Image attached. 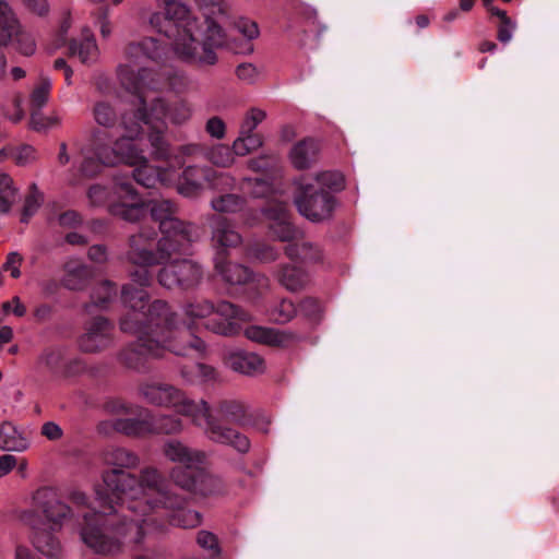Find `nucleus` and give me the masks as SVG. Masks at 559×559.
Segmentation results:
<instances>
[{
  "label": "nucleus",
  "instance_id": "b1692460",
  "mask_svg": "<svg viewBox=\"0 0 559 559\" xmlns=\"http://www.w3.org/2000/svg\"><path fill=\"white\" fill-rule=\"evenodd\" d=\"M274 277L282 287L290 293L304 290L310 282L309 275L304 269L288 263L278 265Z\"/></svg>",
  "mask_w": 559,
  "mask_h": 559
},
{
  "label": "nucleus",
  "instance_id": "bb28decb",
  "mask_svg": "<svg viewBox=\"0 0 559 559\" xmlns=\"http://www.w3.org/2000/svg\"><path fill=\"white\" fill-rule=\"evenodd\" d=\"M214 267L217 274L230 285H242L252 277V272L245 265L225 261V257H214Z\"/></svg>",
  "mask_w": 559,
  "mask_h": 559
},
{
  "label": "nucleus",
  "instance_id": "603ef678",
  "mask_svg": "<svg viewBox=\"0 0 559 559\" xmlns=\"http://www.w3.org/2000/svg\"><path fill=\"white\" fill-rule=\"evenodd\" d=\"M44 201L43 194L38 191L36 185H32L31 192L26 197L21 222L27 223L29 217L33 216L37 210L40 207L41 203Z\"/></svg>",
  "mask_w": 559,
  "mask_h": 559
},
{
  "label": "nucleus",
  "instance_id": "cd10ccee",
  "mask_svg": "<svg viewBox=\"0 0 559 559\" xmlns=\"http://www.w3.org/2000/svg\"><path fill=\"white\" fill-rule=\"evenodd\" d=\"M285 254L292 261L300 263H318L323 260L321 248L307 240H295L285 247Z\"/></svg>",
  "mask_w": 559,
  "mask_h": 559
},
{
  "label": "nucleus",
  "instance_id": "58836bf2",
  "mask_svg": "<svg viewBox=\"0 0 559 559\" xmlns=\"http://www.w3.org/2000/svg\"><path fill=\"white\" fill-rule=\"evenodd\" d=\"M200 466L194 468L175 466L169 472L173 483L185 491L192 492L195 488L197 478L199 477Z\"/></svg>",
  "mask_w": 559,
  "mask_h": 559
},
{
  "label": "nucleus",
  "instance_id": "1a4fd4ad",
  "mask_svg": "<svg viewBox=\"0 0 559 559\" xmlns=\"http://www.w3.org/2000/svg\"><path fill=\"white\" fill-rule=\"evenodd\" d=\"M183 314L192 322L217 316L205 323V328L216 334L229 336L236 333L237 322H246L251 319L249 313L228 301H221L214 305L205 298H193L182 307Z\"/></svg>",
  "mask_w": 559,
  "mask_h": 559
},
{
  "label": "nucleus",
  "instance_id": "0eeeda50",
  "mask_svg": "<svg viewBox=\"0 0 559 559\" xmlns=\"http://www.w3.org/2000/svg\"><path fill=\"white\" fill-rule=\"evenodd\" d=\"M166 53V46L153 37H145L140 41L130 43L126 48L128 63L119 64L117 73L121 85L133 94L146 93L169 88L182 91L188 85V79L182 72H175L168 76L167 83L156 78L152 70L138 67L135 63L141 60L158 62Z\"/></svg>",
  "mask_w": 559,
  "mask_h": 559
},
{
  "label": "nucleus",
  "instance_id": "680f3d73",
  "mask_svg": "<svg viewBox=\"0 0 559 559\" xmlns=\"http://www.w3.org/2000/svg\"><path fill=\"white\" fill-rule=\"evenodd\" d=\"M243 188L249 189L254 198H263L272 190L270 182L259 178H245Z\"/></svg>",
  "mask_w": 559,
  "mask_h": 559
},
{
  "label": "nucleus",
  "instance_id": "c85d7f7f",
  "mask_svg": "<svg viewBox=\"0 0 559 559\" xmlns=\"http://www.w3.org/2000/svg\"><path fill=\"white\" fill-rule=\"evenodd\" d=\"M319 155V145L312 139H305L296 143L289 152V160L297 169H307Z\"/></svg>",
  "mask_w": 559,
  "mask_h": 559
},
{
  "label": "nucleus",
  "instance_id": "ea45409f",
  "mask_svg": "<svg viewBox=\"0 0 559 559\" xmlns=\"http://www.w3.org/2000/svg\"><path fill=\"white\" fill-rule=\"evenodd\" d=\"M93 118L98 126L109 129L118 122V112L110 103L100 100L93 107Z\"/></svg>",
  "mask_w": 559,
  "mask_h": 559
},
{
  "label": "nucleus",
  "instance_id": "c03bdc74",
  "mask_svg": "<svg viewBox=\"0 0 559 559\" xmlns=\"http://www.w3.org/2000/svg\"><path fill=\"white\" fill-rule=\"evenodd\" d=\"M312 185H314L316 188H321L332 193L341 191L344 188V177L338 171H321L316 175Z\"/></svg>",
  "mask_w": 559,
  "mask_h": 559
},
{
  "label": "nucleus",
  "instance_id": "5fc2aeb1",
  "mask_svg": "<svg viewBox=\"0 0 559 559\" xmlns=\"http://www.w3.org/2000/svg\"><path fill=\"white\" fill-rule=\"evenodd\" d=\"M16 50L24 56H32L36 51V41L33 35L23 27L14 35L13 41Z\"/></svg>",
  "mask_w": 559,
  "mask_h": 559
},
{
  "label": "nucleus",
  "instance_id": "ddd939ff",
  "mask_svg": "<svg viewBox=\"0 0 559 559\" xmlns=\"http://www.w3.org/2000/svg\"><path fill=\"white\" fill-rule=\"evenodd\" d=\"M203 277L202 267L190 259H176L158 272V283L168 289H189L200 284Z\"/></svg>",
  "mask_w": 559,
  "mask_h": 559
},
{
  "label": "nucleus",
  "instance_id": "7ed1b4c3",
  "mask_svg": "<svg viewBox=\"0 0 559 559\" xmlns=\"http://www.w3.org/2000/svg\"><path fill=\"white\" fill-rule=\"evenodd\" d=\"M157 7L160 11L151 13L148 24L171 40L173 52L180 61L200 68L217 63L216 49L227 44V35L216 21L207 16L203 27L189 7L178 0H157Z\"/></svg>",
  "mask_w": 559,
  "mask_h": 559
},
{
  "label": "nucleus",
  "instance_id": "9d476101",
  "mask_svg": "<svg viewBox=\"0 0 559 559\" xmlns=\"http://www.w3.org/2000/svg\"><path fill=\"white\" fill-rule=\"evenodd\" d=\"M162 490L166 492V499L159 498L162 501L158 503L152 504L151 507L143 510L141 509L131 511L134 516L141 518V522L143 523L146 532L150 527L156 525L154 515L159 511H164L166 513L168 522L174 526L181 528H193L200 525V513L198 511L186 508L188 504V499L182 495L174 491L165 476Z\"/></svg>",
  "mask_w": 559,
  "mask_h": 559
},
{
  "label": "nucleus",
  "instance_id": "5701e85b",
  "mask_svg": "<svg viewBox=\"0 0 559 559\" xmlns=\"http://www.w3.org/2000/svg\"><path fill=\"white\" fill-rule=\"evenodd\" d=\"M215 412L219 419L241 427L249 426L251 413L249 405L240 400L224 399L216 403Z\"/></svg>",
  "mask_w": 559,
  "mask_h": 559
},
{
  "label": "nucleus",
  "instance_id": "2f4dec72",
  "mask_svg": "<svg viewBox=\"0 0 559 559\" xmlns=\"http://www.w3.org/2000/svg\"><path fill=\"white\" fill-rule=\"evenodd\" d=\"M29 447L26 436L10 421L0 425V449L3 451L23 452Z\"/></svg>",
  "mask_w": 559,
  "mask_h": 559
},
{
  "label": "nucleus",
  "instance_id": "e2e57ef3",
  "mask_svg": "<svg viewBox=\"0 0 559 559\" xmlns=\"http://www.w3.org/2000/svg\"><path fill=\"white\" fill-rule=\"evenodd\" d=\"M272 328L251 325L245 330V335L248 340L269 345L271 342Z\"/></svg>",
  "mask_w": 559,
  "mask_h": 559
},
{
  "label": "nucleus",
  "instance_id": "aec40b11",
  "mask_svg": "<svg viewBox=\"0 0 559 559\" xmlns=\"http://www.w3.org/2000/svg\"><path fill=\"white\" fill-rule=\"evenodd\" d=\"M263 213L270 221L269 229L271 234L277 240L292 243L298 238L299 230L289 222L288 213L284 205L264 209Z\"/></svg>",
  "mask_w": 559,
  "mask_h": 559
},
{
  "label": "nucleus",
  "instance_id": "a19ab883",
  "mask_svg": "<svg viewBox=\"0 0 559 559\" xmlns=\"http://www.w3.org/2000/svg\"><path fill=\"white\" fill-rule=\"evenodd\" d=\"M263 141L260 134L254 132L242 134V130H239V135L233 143V150L236 155L246 156L261 147Z\"/></svg>",
  "mask_w": 559,
  "mask_h": 559
},
{
  "label": "nucleus",
  "instance_id": "0e129e2a",
  "mask_svg": "<svg viewBox=\"0 0 559 559\" xmlns=\"http://www.w3.org/2000/svg\"><path fill=\"white\" fill-rule=\"evenodd\" d=\"M112 197L116 202L135 201L136 191L131 182H119L112 188Z\"/></svg>",
  "mask_w": 559,
  "mask_h": 559
},
{
  "label": "nucleus",
  "instance_id": "9b49d317",
  "mask_svg": "<svg viewBox=\"0 0 559 559\" xmlns=\"http://www.w3.org/2000/svg\"><path fill=\"white\" fill-rule=\"evenodd\" d=\"M138 108L134 111L141 124L145 126H162L167 127V120L176 126H181L188 122L192 117L191 106L183 102H175L167 104L162 97H156L151 100L147 107V97L145 93H139Z\"/></svg>",
  "mask_w": 559,
  "mask_h": 559
},
{
  "label": "nucleus",
  "instance_id": "49530a36",
  "mask_svg": "<svg viewBox=\"0 0 559 559\" xmlns=\"http://www.w3.org/2000/svg\"><path fill=\"white\" fill-rule=\"evenodd\" d=\"M83 160L79 166V173L85 178H93L99 175L105 167L97 155L93 154L92 145L82 151Z\"/></svg>",
  "mask_w": 559,
  "mask_h": 559
},
{
  "label": "nucleus",
  "instance_id": "4468645a",
  "mask_svg": "<svg viewBox=\"0 0 559 559\" xmlns=\"http://www.w3.org/2000/svg\"><path fill=\"white\" fill-rule=\"evenodd\" d=\"M22 520L32 528L31 542L39 554L50 559L61 557L62 545L55 534L59 530L44 523L34 511L24 512Z\"/></svg>",
  "mask_w": 559,
  "mask_h": 559
},
{
  "label": "nucleus",
  "instance_id": "37998d69",
  "mask_svg": "<svg viewBox=\"0 0 559 559\" xmlns=\"http://www.w3.org/2000/svg\"><path fill=\"white\" fill-rule=\"evenodd\" d=\"M235 153L233 147L225 144L213 145L206 152V159L217 167H229L235 163Z\"/></svg>",
  "mask_w": 559,
  "mask_h": 559
},
{
  "label": "nucleus",
  "instance_id": "473e14b6",
  "mask_svg": "<svg viewBox=\"0 0 559 559\" xmlns=\"http://www.w3.org/2000/svg\"><path fill=\"white\" fill-rule=\"evenodd\" d=\"M22 28L10 4L0 2V46L12 44L14 35Z\"/></svg>",
  "mask_w": 559,
  "mask_h": 559
},
{
  "label": "nucleus",
  "instance_id": "13d9d810",
  "mask_svg": "<svg viewBox=\"0 0 559 559\" xmlns=\"http://www.w3.org/2000/svg\"><path fill=\"white\" fill-rule=\"evenodd\" d=\"M10 154L16 165L26 166L34 163L37 158L36 150L31 145H22L10 150Z\"/></svg>",
  "mask_w": 559,
  "mask_h": 559
},
{
  "label": "nucleus",
  "instance_id": "6ab92c4d",
  "mask_svg": "<svg viewBox=\"0 0 559 559\" xmlns=\"http://www.w3.org/2000/svg\"><path fill=\"white\" fill-rule=\"evenodd\" d=\"M164 457L174 463L188 468L201 466L206 459L203 451L192 449L178 439H168L162 445Z\"/></svg>",
  "mask_w": 559,
  "mask_h": 559
},
{
  "label": "nucleus",
  "instance_id": "a211bd4d",
  "mask_svg": "<svg viewBox=\"0 0 559 559\" xmlns=\"http://www.w3.org/2000/svg\"><path fill=\"white\" fill-rule=\"evenodd\" d=\"M36 368L39 372H47L53 377H69L83 369L79 359L66 360L64 349L60 347L47 348L37 358Z\"/></svg>",
  "mask_w": 559,
  "mask_h": 559
},
{
  "label": "nucleus",
  "instance_id": "f257e3e1",
  "mask_svg": "<svg viewBox=\"0 0 559 559\" xmlns=\"http://www.w3.org/2000/svg\"><path fill=\"white\" fill-rule=\"evenodd\" d=\"M146 292L126 286L122 302L128 309L120 319V329L133 334L136 340L118 355V360L128 369L146 370L148 358L163 357L166 352L185 356L189 350L205 352V343L188 329H180L178 316L164 300H154L146 305Z\"/></svg>",
  "mask_w": 559,
  "mask_h": 559
},
{
  "label": "nucleus",
  "instance_id": "dca6fc26",
  "mask_svg": "<svg viewBox=\"0 0 559 559\" xmlns=\"http://www.w3.org/2000/svg\"><path fill=\"white\" fill-rule=\"evenodd\" d=\"M212 174L213 169L205 165L186 166L178 176L175 170H170V176L175 177L173 183L176 185L177 191L187 198L198 197L204 190Z\"/></svg>",
  "mask_w": 559,
  "mask_h": 559
},
{
  "label": "nucleus",
  "instance_id": "8fccbe9b",
  "mask_svg": "<svg viewBox=\"0 0 559 559\" xmlns=\"http://www.w3.org/2000/svg\"><path fill=\"white\" fill-rule=\"evenodd\" d=\"M221 480L207 473L202 468L199 471V477L197 478L195 488L192 489L191 493L210 496L219 491Z\"/></svg>",
  "mask_w": 559,
  "mask_h": 559
},
{
  "label": "nucleus",
  "instance_id": "79ce46f5",
  "mask_svg": "<svg viewBox=\"0 0 559 559\" xmlns=\"http://www.w3.org/2000/svg\"><path fill=\"white\" fill-rule=\"evenodd\" d=\"M17 198V189L12 178L5 174L0 175V212L8 213Z\"/></svg>",
  "mask_w": 559,
  "mask_h": 559
},
{
  "label": "nucleus",
  "instance_id": "f3484780",
  "mask_svg": "<svg viewBox=\"0 0 559 559\" xmlns=\"http://www.w3.org/2000/svg\"><path fill=\"white\" fill-rule=\"evenodd\" d=\"M112 324L104 317H96L85 328L79 338V347L84 353H97L111 344Z\"/></svg>",
  "mask_w": 559,
  "mask_h": 559
},
{
  "label": "nucleus",
  "instance_id": "a18cd8bd",
  "mask_svg": "<svg viewBox=\"0 0 559 559\" xmlns=\"http://www.w3.org/2000/svg\"><path fill=\"white\" fill-rule=\"evenodd\" d=\"M110 213L124 221L136 222L143 217L144 206L136 203L116 202L110 204Z\"/></svg>",
  "mask_w": 559,
  "mask_h": 559
},
{
  "label": "nucleus",
  "instance_id": "393cba45",
  "mask_svg": "<svg viewBox=\"0 0 559 559\" xmlns=\"http://www.w3.org/2000/svg\"><path fill=\"white\" fill-rule=\"evenodd\" d=\"M63 271L61 284L70 290L84 289L93 276L92 270L86 264L74 259L64 263Z\"/></svg>",
  "mask_w": 559,
  "mask_h": 559
},
{
  "label": "nucleus",
  "instance_id": "72a5a7b5",
  "mask_svg": "<svg viewBox=\"0 0 559 559\" xmlns=\"http://www.w3.org/2000/svg\"><path fill=\"white\" fill-rule=\"evenodd\" d=\"M180 374L191 384L210 383L216 381L218 378L215 368L205 364H194L190 367H183L180 370Z\"/></svg>",
  "mask_w": 559,
  "mask_h": 559
},
{
  "label": "nucleus",
  "instance_id": "a878e982",
  "mask_svg": "<svg viewBox=\"0 0 559 559\" xmlns=\"http://www.w3.org/2000/svg\"><path fill=\"white\" fill-rule=\"evenodd\" d=\"M69 52L78 57L82 63H93L97 60L99 51L94 34L88 27H84L80 38H73L69 43Z\"/></svg>",
  "mask_w": 559,
  "mask_h": 559
},
{
  "label": "nucleus",
  "instance_id": "052dcab7",
  "mask_svg": "<svg viewBox=\"0 0 559 559\" xmlns=\"http://www.w3.org/2000/svg\"><path fill=\"white\" fill-rule=\"evenodd\" d=\"M236 180L233 176L226 173H216L213 170L211 179L207 180V186L214 190H231L235 187Z\"/></svg>",
  "mask_w": 559,
  "mask_h": 559
},
{
  "label": "nucleus",
  "instance_id": "864d4df0",
  "mask_svg": "<svg viewBox=\"0 0 559 559\" xmlns=\"http://www.w3.org/2000/svg\"><path fill=\"white\" fill-rule=\"evenodd\" d=\"M87 197L91 204L94 206L108 205L110 210V204L116 203L112 197V190L109 191L107 188L99 185L92 186L87 191Z\"/></svg>",
  "mask_w": 559,
  "mask_h": 559
},
{
  "label": "nucleus",
  "instance_id": "09e8293b",
  "mask_svg": "<svg viewBox=\"0 0 559 559\" xmlns=\"http://www.w3.org/2000/svg\"><path fill=\"white\" fill-rule=\"evenodd\" d=\"M61 124V117L57 112H51L47 116L39 111H32L29 126L33 130L45 132L47 130L58 128Z\"/></svg>",
  "mask_w": 559,
  "mask_h": 559
},
{
  "label": "nucleus",
  "instance_id": "bf43d9fd",
  "mask_svg": "<svg viewBox=\"0 0 559 559\" xmlns=\"http://www.w3.org/2000/svg\"><path fill=\"white\" fill-rule=\"evenodd\" d=\"M266 114L262 109L251 108L247 111L245 119L240 126L242 134L254 132L255 128L265 119Z\"/></svg>",
  "mask_w": 559,
  "mask_h": 559
},
{
  "label": "nucleus",
  "instance_id": "69168bd1",
  "mask_svg": "<svg viewBox=\"0 0 559 559\" xmlns=\"http://www.w3.org/2000/svg\"><path fill=\"white\" fill-rule=\"evenodd\" d=\"M197 543L201 548L212 551L213 555H218L221 551L217 537L209 531H200Z\"/></svg>",
  "mask_w": 559,
  "mask_h": 559
},
{
  "label": "nucleus",
  "instance_id": "4be33fe9",
  "mask_svg": "<svg viewBox=\"0 0 559 559\" xmlns=\"http://www.w3.org/2000/svg\"><path fill=\"white\" fill-rule=\"evenodd\" d=\"M225 364L231 370L246 376H258L265 371V362L255 353L245 350L230 352L225 357Z\"/></svg>",
  "mask_w": 559,
  "mask_h": 559
},
{
  "label": "nucleus",
  "instance_id": "f704fd0d",
  "mask_svg": "<svg viewBox=\"0 0 559 559\" xmlns=\"http://www.w3.org/2000/svg\"><path fill=\"white\" fill-rule=\"evenodd\" d=\"M151 420V433L152 435H178L183 431V421L174 415H159L152 416Z\"/></svg>",
  "mask_w": 559,
  "mask_h": 559
},
{
  "label": "nucleus",
  "instance_id": "f8f14e48",
  "mask_svg": "<svg viewBox=\"0 0 559 559\" xmlns=\"http://www.w3.org/2000/svg\"><path fill=\"white\" fill-rule=\"evenodd\" d=\"M294 203L299 214L313 223L330 219L337 205L333 193L309 183L299 185Z\"/></svg>",
  "mask_w": 559,
  "mask_h": 559
},
{
  "label": "nucleus",
  "instance_id": "f03ea898",
  "mask_svg": "<svg viewBox=\"0 0 559 559\" xmlns=\"http://www.w3.org/2000/svg\"><path fill=\"white\" fill-rule=\"evenodd\" d=\"M139 465V455L124 448H112L104 453L103 484L95 487V497L105 514L127 516V512L143 510L160 502L159 498H167L162 490L163 473L155 466L132 473Z\"/></svg>",
  "mask_w": 559,
  "mask_h": 559
},
{
  "label": "nucleus",
  "instance_id": "4d7b16f0",
  "mask_svg": "<svg viewBox=\"0 0 559 559\" xmlns=\"http://www.w3.org/2000/svg\"><path fill=\"white\" fill-rule=\"evenodd\" d=\"M116 294V287L109 281L99 284L92 294L93 304L98 307L105 306Z\"/></svg>",
  "mask_w": 559,
  "mask_h": 559
},
{
  "label": "nucleus",
  "instance_id": "de8ad7c7",
  "mask_svg": "<svg viewBox=\"0 0 559 559\" xmlns=\"http://www.w3.org/2000/svg\"><path fill=\"white\" fill-rule=\"evenodd\" d=\"M51 80L49 78H40L38 84L34 87L31 93V106L32 111H39L43 108L48 99L51 90Z\"/></svg>",
  "mask_w": 559,
  "mask_h": 559
},
{
  "label": "nucleus",
  "instance_id": "412c9836",
  "mask_svg": "<svg viewBox=\"0 0 559 559\" xmlns=\"http://www.w3.org/2000/svg\"><path fill=\"white\" fill-rule=\"evenodd\" d=\"M211 245L216 250L215 255L225 257L227 249L241 243V236L234 229L230 223L222 217L214 218L211 223Z\"/></svg>",
  "mask_w": 559,
  "mask_h": 559
},
{
  "label": "nucleus",
  "instance_id": "2eb2a0df",
  "mask_svg": "<svg viewBox=\"0 0 559 559\" xmlns=\"http://www.w3.org/2000/svg\"><path fill=\"white\" fill-rule=\"evenodd\" d=\"M33 500L36 510L45 518L44 523L52 525L55 530H61L63 520L71 514V509L61 501L57 491L49 487L40 488L35 492Z\"/></svg>",
  "mask_w": 559,
  "mask_h": 559
},
{
  "label": "nucleus",
  "instance_id": "774afa93",
  "mask_svg": "<svg viewBox=\"0 0 559 559\" xmlns=\"http://www.w3.org/2000/svg\"><path fill=\"white\" fill-rule=\"evenodd\" d=\"M277 162L278 158L276 155H262L249 160L248 166L254 171H262L274 168L277 165Z\"/></svg>",
  "mask_w": 559,
  "mask_h": 559
},
{
  "label": "nucleus",
  "instance_id": "c9c22d12",
  "mask_svg": "<svg viewBox=\"0 0 559 559\" xmlns=\"http://www.w3.org/2000/svg\"><path fill=\"white\" fill-rule=\"evenodd\" d=\"M151 129L148 142L151 144V155L154 159H167L170 154V145L165 139L167 127L147 126Z\"/></svg>",
  "mask_w": 559,
  "mask_h": 559
},
{
  "label": "nucleus",
  "instance_id": "20e7f679",
  "mask_svg": "<svg viewBox=\"0 0 559 559\" xmlns=\"http://www.w3.org/2000/svg\"><path fill=\"white\" fill-rule=\"evenodd\" d=\"M151 218L158 224L162 237L156 252L150 249L157 233L145 224L138 234L130 236L128 260L133 264L157 265L176 253H186L198 240V228L176 217V206L168 200L151 201L146 204Z\"/></svg>",
  "mask_w": 559,
  "mask_h": 559
},
{
  "label": "nucleus",
  "instance_id": "e433bc0d",
  "mask_svg": "<svg viewBox=\"0 0 559 559\" xmlns=\"http://www.w3.org/2000/svg\"><path fill=\"white\" fill-rule=\"evenodd\" d=\"M246 200L234 193L219 194L211 200V207L215 212L234 214L242 211Z\"/></svg>",
  "mask_w": 559,
  "mask_h": 559
},
{
  "label": "nucleus",
  "instance_id": "3c124183",
  "mask_svg": "<svg viewBox=\"0 0 559 559\" xmlns=\"http://www.w3.org/2000/svg\"><path fill=\"white\" fill-rule=\"evenodd\" d=\"M235 28L239 34H241L248 43L246 44V47L241 52H252L253 47L250 44L251 40L255 39L260 35V29L258 24L249 19L241 17L238 21L235 22Z\"/></svg>",
  "mask_w": 559,
  "mask_h": 559
},
{
  "label": "nucleus",
  "instance_id": "423d86ee",
  "mask_svg": "<svg viewBox=\"0 0 559 559\" xmlns=\"http://www.w3.org/2000/svg\"><path fill=\"white\" fill-rule=\"evenodd\" d=\"M94 512L83 515L84 525L80 535L82 542L96 555L115 556L123 550L126 544L140 546L143 544L146 530L141 518L127 512V516L119 513L105 514L96 499Z\"/></svg>",
  "mask_w": 559,
  "mask_h": 559
},
{
  "label": "nucleus",
  "instance_id": "338daca9",
  "mask_svg": "<svg viewBox=\"0 0 559 559\" xmlns=\"http://www.w3.org/2000/svg\"><path fill=\"white\" fill-rule=\"evenodd\" d=\"M236 75L240 81L252 84L258 80L259 71L254 64L245 62L236 68Z\"/></svg>",
  "mask_w": 559,
  "mask_h": 559
},
{
  "label": "nucleus",
  "instance_id": "7c9ffc66",
  "mask_svg": "<svg viewBox=\"0 0 559 559\" xmlns=\"http://www.w3.org/2000/svg\"><path fill=\"white\" fill-rule=\"evenodd\" d=\"M116 431L132 437L151 435L150 412L142 409L136 418H118L112 423Z\"/></svg>",
  "mask_w": 559,
  "mask_h": 559
},
{
  "label": "nucleus",
  "instance_id": "c756f323",
  "mask_svg": "<svg viewBox=\"0 0 559 559\" xmlns=\"http://www.w3.org/2000/svg\"><path fill=\"white\" fill-rule=\"evenodd\" d=\"M134 167L135 169L133 170V178L138 183L146 188L154 187L157 181L169 186L173 185L175 180V177L170 176V169H155L148 165L147 158L145 163H141Z\"/></svg>",
  "mask_w": 559,
  "mask_h": 559
},
{
  "label": "nucleus",
  "instance_id": "39448f33",
  "mask_svg": "<svg viewBox=\"0 0 559 559\" xmlns=\"http://www.w3.org/2000/svg\"><path fill=\"white\" fill-rule=\"evenodd\" d=\"M142 397L150 404L174 408L180 415L189 417L197 426L205 420V437L218 444L231 447L240 454L250 451V439L239 430L222 424L211 414V407L204 400L189 399L180 389L168 383H143L140 386Z\"/></svg>",
  "mask_w": 559,
  "mask_h": 559
},
{
  "label": "nucleus",
  "instance_id": "4c0bfd02",
  "mask_svg": "<svg viewBox=\"0 0 559 559\" xmlns=\"http://www.w3.org/2000/svg\"><path fill=\"white\" fill-rule=\"evenodd\" d=\"M266 314L271 322L286 324L297 316V307L290 299L283 298L271 307Z\"/></svg>",
  "mask_w": 559,
  "mask_h": 559
},
{
  "label": "nucleus",
  "instance_id": "6e6d98bb",
  "mask_svg": "<svg viewBox=\"0 0 559 559\" xmlns=\"http://www.w3.org/2000/svg\"><path fill=\"white\" fill-rule=\"evenodd\" d=\"M300 341V335L292 330L272 328L270 346L287 347Z\"/></svg>",
  "mask_w": 559,
  "mask_h": 559
},
{
  "label": "nucleus",
  "instance_id": "6e6552de",
  "mask_svg": "<svg viewBox=\"0 0 559 559\" xmlns=\"http://www.w3.org/2000/svg\"><path fill=\"white\" fill-rule=\"evenodd\" d=\"M121 126L124 134L118 138L102 130H94L92 133L93 154L99 157L105 167L136 166L146 162L145 152L139 144L142 124L135 112L124 111L121 115Z\"/></svg>",
  "mask_w": 559,
  "mask_h": 559
}]
</instances>
